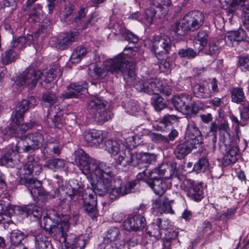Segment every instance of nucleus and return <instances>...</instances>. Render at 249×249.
I'll return each instance as SVG.
<instances>
[{
    "instance_id": "nucleus-1",
    "label": "nucleus",
    "mask_w": 249,
    "mask_h": 249,
    "mask_svg": "<svg viewBox=\"0 0 249 249\" xmlns=\"http://www.w3.org/2000/svg\"><path fill=\"white\" fill-rule=\"evenodd\" d=\"M74 161L82 173L89 179L91 189L100 196L108 192L111 187L112 168L89 157L82 149L74 153ZM138 181L134 180L124 186L111 188L109 197L114 200L121 196L134 192Z\"/></svg>"
},
{
    "instance_id": "nucleus-2",
    "label": "nucleus",
    "mask_w": 249,
    "mask_h": 249,
    "mask_svg": "<svg viewBox=\"0 0 249 249\" xmlns=\"http://www.w3.org/2000/svg\"><path fill=\"white\" fill-rule=\"evenodd\" d=\"M135 63L128 55L122 53L108 60L102 68L96 65L89 68V74L93 79H98L105 77L108 72L116 75H122L127 83L132 82L136 78Z\"/></svg>"
},
{
    "instance_id": "nucleus-3",
    "label": "nucleus",
    "mask_w": 249,
    "mask_h": 249,
    "mask_svg": "<svg viewBox=\"0 0 249 249\" xmlns=\"http://www.w3.org/2000/svg\"><path fill=\"white\" fill-rule=\"evenodd\" d=\"M69 215H61L57 213L50 214L44 217V228L35 237L36 246L38 249H46L50 245L52 234L61 237L65 243L71 244L68 238L67 233L68 232L70 224Z\"/></svg>"
},
{
    "instance_id": "nucleus-4",
    "label": "nucleus",
    "mask_w": 249,
    "mask_h": 249,
    "mask_svg": "<svg viewBox=\"0 0 249 249\" xmlns=\"http://www.w3.org/2000/svg\"><path fill=\"white\" fill-rule=\"evenodd\" d=\"M81 184V182H80ZM79 187L73 188L70 185H62L58 189V196L59 199L69 205L71 201H75L77 196L82 195L83 199V208L87 214L92 218L96 217L98 214L96 208L97 197L89 192V195L84 197L82 194L84 186L78 183Z\"/></svg>"
},
{
    "instance_id": "nucleus-5",
    "label": "nucleus",
    "mask_w": 249,
    "mask_h": 249,
    "mask_svg": "<svg viewBox=\"0 0 249 249\" xmlns=\"http://www.w3.org/2000/svg\"><path fill=\"white\" fill-rule=\"evenodd\" d=\"M61 75L62 71L57 66L53 67L44 73L32 67H29L18 76L16 84L18 86H26L32 89L36 86L40 79L49 83L59 78Z\"/></svg>"
},
{
    "instance_id": "nucleus-6",
    "label": "nucleus",
    "mask_w": 249,
    "mask_h": 249,
    "mask_svg": "<svg viewBox=\"0 0 249 249\" xmlns=\"http://www.w3.org/2000/svg\"><path fill=\"white\" fill-rule=\"evenodd\" d=\"M2 215L5 217V221L2 223H10L11 220L10 219L11 215L25 214L26 216L33 215L37 219H39L41 216V209L34 205H27L24 207L18 206L8 205L6 207L5 211H2Z\"/></svg>"
},
{
    "instance_id": "nucleus-7",
    "label": "nucleus",
    "mask_w": 249,
    "mask_h": 249,
    "mask_svg": "<svg viewBox=\"0 0 249 249\" xmlns=\"http://www.w3.org/2000/svg\"><path fill=\"white\" fill-rule=\"evenodd\" d=\"M107 102L99 97L93 98L89 102L88 109L90 113H94L95 120L100 123H104L110 120L113 114L110 109L105 108Z\"/></svg>"
},
{
    "instance_id": "nucleus-8",
    "label": "nucleus",
    "mask_w": 249,
    "mask_h": 249,
    "mask_svg": "<svg viewBox=\"0 0 249 249\" xmlns=\"http://www.w3.org/2000/svg\"><path fill=\"white\" fill-rule=\"evenodd\" d=\"M189 31L199 29L204 22V16L198 11H193L186 13L181 19Z\"/></svg>"
},
{
    "instance_id": "nucleus-9",
    "label": "nucleus",
    "mask_w": 249,
    "mask_h": 249,
    "mask_svg": "<svg viewBox=\"0 0 249 249\" xmlns=\"http://www.w3.org/2000/svg\"><path fill=\"white\" fill-rule=\"evenodd\" d=\"M171 46L170 39L168 36H157L153 38L152 50L157 58L168 54Z\"/></svg>"
},
{
    "instance_id": "nucleus-10",
    "label": "nucleus",
    "mask_w": 249,
    "mask_h": 249,
    "mask_svg": "<svg viewBox=\"0 0 249 249\" xmlns=\"http://www.w3.org/2000/svg\"><path fill=\"white\" fill-rule=\"evenodd\" d=\"M220 144L221 150H224L225 153L223 157V164L228 166L233 163H235L238 159L239 156V150L235 145H232L231 143L226 144L225 142H222Z\"/></svg>"
},
{
    "instance_id": "nucleus-11",
    "label": "nucleus",
    "mask_w": 249,
    "mask_h": 249,
    "mask_svg": "<svg viewBox=\"0 0 249 249\" xmlns=\"http://www.w3.org/2000/svg\"><path fill=\"white\" fill-rule=\"evenodd\" d=\"M159 80L150 78L136 82L134 87L138 91H143L149 94H156L159 92L158 85Z\"/></svg>"
},
{
    "instance_id": "nucleus-12",
    "label": "nucleus",
    "mask_w": 249,
    "mask_h": 249,
    "mask_svg": "<svg viewBox=\"0 0 249 249\" xmlns=\"http://www.w3.org/2000/svg\"><path fill=\"white\" fill-rule=\"evenodd\" d=\"M177 171V164L175 163L168 164L167 163L162 164L159 167L155 168L150 172V176L152 178H155L156 176L159 177H163L165 178L169 179L175 175Z\"/></svg>"
},
{
    "instance_id": "nucleus-13",
    "label": "nucleus",
    "mask_w": 249,
    "mask_h": 249,
    "mask_svg": "<svg viewBox=\"0 0 249 249\" xmlns=\"http://www.w3.org/2000/svg\"><path fill=\"white\" fill-rule=\"evenodd\" d=\"M116 164L120 169L126 171L131 164L137 166L135 154H132L129 150L122 151L116 160Z\"/></svg>"
},
{
    "instance_id": "nucleus-14",
    "label": "nucleus",
    "mask_w": 249,
    "mask_h": 249,
    "mask_svg": "<svg viewBox=\"0 0 249 249\" xmlns=\"http://www.w3.org/2000/svg\"><path fill=\"white\" fill-rule=\"evenodd\" d=\"M146 225V220L141 215H136L127 218L123 223L124 229L128 231L142 230Z\"/></svg>"
},
{
    "instance_id": "nucleus-15",
    "label": "nucleus",
    "mask_w": 249,
    "mask_h": 249,
    "mask_svg": "<svg viewBox=\"0 0 249 249\" xmlns=\"http://www.w3.org/2000/svg\"><path fill=\"white\" fill-rule=\"evenodd\" d=\"M20 183L28 188L33 197L41 194V183L39 180L30 176L20 175Z\"/></svg>"
},
{
    "instance_id": "nucleus-16",
    "label": "nucleus",
    "mask_w": 249,
    "mask_h": 249,
    "mask_svg": "<svg viewBox=\"0 0 249 249\" xmlns=\"http://www.w3.org/2000/svg\"><path fill=\"white\" fill-rule=\"evenodd\" d=\"M146 183L153 189L155 194L159 196H162L170 187L166 181L159 178L158 176H156L155 178H151L150 173L149 179L146 180Z\"/></svg>"
},
{
    "instance_id": "nucleus-17",
    "label": "nucleus",
    "mask_w": 249,
    "mask_h": 249,
    "mask_svg": "<svg viewBox=\"0 0 249 249\" xmlns=\"http://www.w3.org/2000/svg\"><path fill=\"white\" fill-rule=\"evenodd\" d=\"M69 91L62 93V97L64 99L77 98L80 94H84L87 92L88 89L86 84L82 85L71 84L67 88Z\"/></svg>"
},
{
    "instance_id": "nucleus-18",
    "label": "nucleus",
    "mask_w": 249,
    "mask_h": 249,
    "mask_svg": "<svg viewBox=\"0 0 249 249\" xmlns=\"http://www.w3.org/2000/svg\"><path fill=\"white\" fill-rule=\"evenodd\" d=\"M84 138L89 146H97L102 142L104 136L102 131L92 130L85 132Z\"/></svg>"
},
{
    "instance_id": "nucleus-19",
    "label": "nucleus",
    "mask_w": 249,
    "mask_h": 249,
    "mask_svg": "<svg viewBox=\"0 0 249 249\" xmlns=\"http://www.w3.org/2000/svg\"><path fill=\"white\" fill-rule=\"evenodd\" d=\"M192 97L186 94H180L175 96L172 100V103L177 110L185 113L188 105H190Z\"/></svg>"
},
{
    "instance_id": "nucleus-20",
    "label": "nucleus",
    "mask_w": 249,
    "mask_h": 249,
    "mask_svg": "<svg viewBox=\"0 0 249 249\" xmlns=\"http://www.w3.org/2000/svg\"><path fill=\"white\" fill-rule=\"evenodd\" d=\"M245 38H246V32L243 29H239L228 32L224 37V40L227 45L231 47Z\"/></svg>"
},
{
    "instance_id": "nucleus-21",
    "label": "nucleus",
    "mask_w": 249,
    "mask_h": 249,
    "mask_svg": "<svg viewBox=\"0 0 249 249\" xmlns=\"http://www.w3.org/2000/svg\"><path fill=\"white\" fill-rule=\"evenodd\" d=\"M137 166L139 168H147L148 165L156 161L157 157L154 154L135 153Z\"/></svg>"
},
{
    "instance_id": "nucleus-22",
    "label": "nucleus",
    "mask_w": 249,
    "mask_h": 249,
    "mask_svg": "<svg viewBox=\"0 0 249 249\" xmlns=\"http://www.w3.org/2000/svg\"><path fill=\"white\" fill-rule=\"evenodd\" d=\"M61 150L59 142L54 138H51L45 143L43 153L47 158L48 156L59 155Z\"/></svg>"
},
{
    "instance_id": "nucleus-23",
    "label": "nucleus",
    "mask_w": 249,
    "mask_h": 249,
    "mask_svg": "<svg viewBox=\"0 0 249 249\" xmlns=\"http://www.w3.org/2000/svg\"><path fill=\"white\" fill-rule=\"evenodd\" d=\"M161 219L158 218L155 222L148 225L146 229V234L155 240L160 239L161 237L160 230L163 229V227L161 225Z\"/></svg>"
},
{
    "instance_id": "nucleus-24",
    "label": "nucleus",
    "mask_w": 249,
    "mask_h": 249,
    "mask_svg": "<svg viewBox=\"0 0 249 249\" xmlns=\"http://www.w3.org/2000/svg\"><path fill=\"white\" fill-rule=\"evenodd\" d=\"M153 5L155 6L158 11V17L162 18L166 16L172 7L170 0H153Z\"/></svg>"
},
{
    "instance_id": "nucleus-25",
    "label": "nucleus",
    "mask_w": 249,
    "mask_h": 249,
    "mask_svg": "<svg viewBox=\"0 0 249 249\" xmlns=\"http://www.w3.org/2000/svg\"><path fill=\"white\" fill-rule=\"evenodd\" d=\"M33 36L32 35H28L25 36H19L13 40L11 43L12 50L19 53L20 50L25 48L27 45H29L32 42Z\"/></svg>"
},
{
    "instance_id": "nucleus-26",
    "label": "nucleus",
    "mask_w": 249,
    "mask_h": 249,
    "mask_svg": "<svg viewBox=\"0 0 249 249\" xmlns=\"http://www.w3.org/2000/svg\"><path fill=\"white\" fill-rule=\"evenodd\" d=\"M25 137L32 150L38 149L44 141L43 135L38 132L29 133Z\"/></svg>"
},
{
    "instance_id": "nucleus-27",
    "label": "nucleus",
    "mask_w": 249,
    "mask_h": 249,
    "mask_svg": "<svg viewBox=\"0 0 249 249\" xmlns=\"http://www.w3.org/2000/svg\"><path fill=\"white\" fill-rule=\"evenodd\" d=\"M76 38L77 34L75 32H68L63 34L58 40L56 47L61 50L65 49L75 41Z\"/></svg>"
},
{
    "instance_id": "nucleus-28",
    "label": "nucleus",
    "mask_w": 249,
    "mask_h": 249,
    "mask_svg": "<svg viewBox=\"0 0 249 249\" xmlns=\"http://www.w3.org/2000/svg\"><path fill=\"white\" fill-rule=\"evenodd\" d=\"M41 166L35 162L28 161L23 166L22 169L19 170L20 175L31 177V174L34 172L36 175H38L41 171Z\"/></svg>"
},
{
    "instance_id": "nucleus-29",
    "label": "nucleus",
    "mask_w": 249,
    "mask_h": 249,
    "mask_svg": "<svg viewBox=\"0 0 249 249\" xmlns=\"http://www.w3.org/2000/svg\"><path fill=\"white\" fill-rule=\"evenodd\" d=\"M220 131V141L226 144L231 143L232 136L230 133V129L227 121L224 120L221 122L218 127Z\"/></svg>"
},
{
    "instance_id": "nucleus-30",
    "label": "nucleus",
    "mask_w": 249,
    "mask_h": 249,
    "mask_svg": "<svg viewBox=\"0 0 249 249\" xmlns=\"http://www.w3.org/2000/svg\"><path fill=\"white\" fill-rule=\"evenodd\" d=\"M18 120H19V118H18ZM21 120L20 121L18 120V122L13 121L15 124V125L12 127V130L14 131L13 133L12 134L15 137H24L25 136H23L22 134L31 128L33 126L32 124L30 123H23V117H22Z\"/></svg>"
},
{
    "instance_id": "nucleus-31",
    "label": "nucleus",
    "mask_w": 249,
    "mask_h": 249,
    "mask_svg": "<svg viewBox=\"0 0 249 249\" xmlns=\"http://www.w3.org/2000/svg\"><path fill=\"white\" fill-rule=\"evenodd\" d=\"M66 165V161L59 158H52L46 160L43 166L47 169L56 171L62 170Z\"/></svg>"
},
{
    "instance_id": "nucleus-32",
    "label": "nucleus",
    "mask_w": 249,
    "mask_h": 249,
    "mask_svg": "<svg viewBox=\"0 0 249 249\" xmlns=\"http://www.w3.org/2000/svg\"><path fill=\"white\" fill-rule=\"evenodd\" d=\"M193 92L199 98H207L211 96L209 85L207 82L195 85L193 88Z\"/></svg>"
},
{
    "instance_id": "nucleus-33",
    "label": "nucleus",
    "mask_w": 249,
    "mask_h": 249,
    "mask_svg": "<svg viewBox=\"0 0 249 249\" xmlns=\"http://www.w3.org/2000/svg\"><path fill=\"white\" fill-rule=\"evenodd\" d=\"M105 150L113 155L120 153L121 150H124V145L121 142L116 140H107L105 142Z\"/></svg>"
},
{
    "instance_id": "nucleus-34",
    "label": "nucleus",
    "mask_w": 249,
    "mask_h": 249,
    "mask_svg": "<svg viewBox=\"0 0 249 249\" xmlns=\"http://www.w3.org/2000/svg\"><path fill=\"white\" fill-rule=\"evenodd\" d=\"M28 103L29 102L27 100H23L16 106L15 111L13 114V121L18 122V118H19V121L21 120L24 113L30 108Z\"/></svg>"
},
{
    "instance_id": "nucleus-35",
    "label": "nucleus",
    "mask_w": 249,
    "mask_h": 249,
    "mask_svg": "<svg viewBox=\"0 0 249 249\" xmlns=\"http://www.w3.org/2000/svg\"><path fill=\"white\" fill-rule=\"evenodd\" d=\"M207 42V34L204 31H200L194 39V47L200 52L203 51Z\"/></svg>"
},
{
    "instance_id": "nucleus-36",
    "label": "nucleus",
    "mask_w": 249,
    "mask_h": 249,
    "mask_svg": "<svg viewBox=\"0 0 249 249\" xmlns=\"http://www.w3.org/2000/svg\"><path fill=\"white\" fill-rule=\"evenodd\" d=\"M20 138L21 139L18 141L17 144L11 148L12 152L19 153L21 152L26 153L32 151L26 137Z\"/></svg>"
},
{
    "instance_id": "nucleus-37",
    "label": "nucleus",
    "mask_w": 249,
    "mask_h": 249,
    "mask_svg": "<svg viewBox=\"0 0 249 249\" xmlns=\"http://www.w3.org/2000/svg\"><path fill=\"white\" fill-rule=\"evenodd\" d=\"M28 19L31 21L38 22L43 16L42 6L39 4H36L31 8Z\"/></svg>"
},
{
    "instance_id": "nucleus-38",
    "label": "nucleus",
    "mask_w": 249,
    "mask_h": 249,
    "mask_svg": "<svg viewBox=\"0 0 249 249\" xmlns=\"http://www.w3.org/2000/svg\"><path fill=\"white\" fill-rule=\"evenodd\" d=\"M191 151L190 148L185 141L177 145L175 149L174 153L178 159H182L190 153Z\"/></svg>"
},
{
    "instance_id": "nucleus-39",
    "label": "nucleus",
    "mask_w": 249,
    "mask_h": 249,
    "mask_svg": "<svg viewBox=\"0 0 249 249\" xmlns=\"http://www.w3.org/2000/svg\"><path fill=\"white\" fill-rule=\"evenodd\" d=\"M87 49L83 46H78L71 55V59L72 63H78L85 56Z\"/></svg>"
},
{
    "instance_id": "nucleus-40",
    "label": "nucleus",
    "mask_w": 249,
    "mask_h": 249,
    "mask_svg": "<svg viewBox=\"0 0 249 249\" xmlns=\"http://www.w3.org/2000/svg\"><path fill=\"white\" fill-rule=\"evenodd\" d=\"M231 101L233 102L241 104L246 101V97L243 89L237 87L233 88L231 91Z\"/></svg>"
},
{
    "instance_id": "nucleus-41",
    "label": "nucleus",
    "mask_w": 249,
    "mask_h": 249,
    "mask_svg": "<svg viewBox=\"0 0 249 249\" xmlns=\"http://www.w3.org/2000/svg\"><path fill=\"white\" fill-rule=\"evenodd\" d=\"M183 23L184 22L181 19L178 22L174 24L171 27L172 31L178 37L184 36L189 31Z\"/></svg>"
},
{
    "instance_id": "nucleus-42",
    "label": "nucleus",
    "mask_w": 249,
    "mask_h": 249,
    "mask_svg": "<svg viewBox=\"0 0 249 249\" xmlns=\"http://www.w3.org/2000/svg\"><path fill=\"white\" fill-rule=\"evenodd\" d=\"M188 196L195 201H199L203 197V192L200 185H194L189 191Z\"/></svg>"
},
{
    "instance_id": "nucleus-43",
    "label": "nucleus",
    "mask_w": 249,
    "mask_h": 249,
    "mask_svg": "<svg viewBox=\"0 0 249 249\" xmlns=\"http://www.w3.org/2000/svg\"><path fill=\"white\" fill-rule=\"evenodd\" d=\"M18 52L10 49L1 55V60L4 64H9L15 61L18 56Z\"/></svg>"
},
{
    "instance_id": "nucleus-44",
    "label": "nucleus",
    "mask_w": 249,
    "mask_h": 249,
    "mask_svg": "<svg viewBox=\"0 0 249 249\" xmlns=\"http://www.w3.org/2000/svg\"><path fill=\"white\" fill-rule=\"evenodd\" d=\"M203 104L201 102L192 103L191 101L190 105H188L184 114L187 115L196 114L199 110L203 109Z\"/></svg>"
},
{
    "instance_id": "nucleus-45",
    "label": "nucleus",
    "mask_w": 249,
    "mask_h": 249,
    "mask_svg": "<svg viewBox=\"0 0 249 249\" xmlns=\"http://www.w3.org/2000/svg\"><path fill=\"white\" fill-rule=\"evenodd\" d=\"M120 234V232L118 228H111L107 231L104 240L107 242L115 241L118 239Z\"/></svg>"
},
{
    "instance_id": "nucleus-46",
    "label": "nucleus",
    "mask_w": 249,
    "mask_h": 249,
    "mask_svg": "<svg viewBox=\"0 0 249 249\" xmlns=\"http://www.w3.org/2000/svg\"><path fill=\"white\" fill-rule=\"evenodd\" d=\"M158 207H159L158 211L160 213H163L171 214L174 213V211L172 209L171 205L168 203H161L159 201H157L154 204V208L156 209H158Z\"/></svg>"
},
{
    "instance_id": "nucleus-47",
    "label": "nucleus",
    "mask_w": 249,
    "mask_h": 249,
    "mask_svg": "<svg viewBox=\"0 0 249 249\" xmlns=\"http://www.w3.org/2000/svg\"><path fill=\"white\" fill-rule=\"evenodd\" d=\"M44 105L51 106L55 104L57 100V97L53 92L47 91L45 92L42 97Z\"/></svg>"
},
{
    "instance_id": "nucleus-48",
    "label": "nucleus",
    "mask_w": 249,
    "mask_h": 249,
    "mask_svg": "<svg viewBox=\"0 0 249 249\" xmlns=\"http://www.w3.org/2000/svg\"><path fill=\"white\" fill-rule=\"evenodd\" d=\"M242 18L243 25L247 29H249V2L242 5Z\"/></svg>"
},
{
    "instance_id": "nucleus-49",
    "label": "nucleus",
    "mask_w": 249,
    "mask_h": 249,
    "mask_svg": "<svg viewBox=\"0 0 249 249\" xmlns=\"http://www.w3.org/2000/svg\"><path fill=\"white\" fill-rule=\"evenodd\" d=\"M25 237V235L22 231L18 230H13L10 236L11 244L22 243L21 241Z\"/></svg>"
},
{
    "instance_id": "nucleus-50",
    "label": "nucleus",
    "mask_w": 249,
    "mask_h": 249,
    "mask_svg": "<svg viewBox=\"0 0 249 249\" xmlns=\"http://www.w3.org/2000/svg\"><path fill=\"white\" fill-rule=\"evenodd\" d=\"M186 135L187 137L201 136L200 131L193 122L189 123L186 131Z\"/></svg>"
},
{
    "instance_id": "nucleus-51",
    "label": "nucleus",
    "mask_w": 249,
    "mask_h": 249,
    "mask_svg": "<svg viewBox=\"0 0 249 249\" xmlns=\"http://www.w3.org/2000/svg\"><path fill=\"white\" fill-rule=\"evenodd\" d=\"M178 56L181 58H187L188 59H193L197 55V53L191 48L180 49L178 53Z\"/></svg>"
},
{
    "instance_id": "nucleus-52",
    "label": "nucleus",
    "mask_w": 249,
    "mask_h": 249,
    "mask_svg": "<svg viewBox=\"0 0 249 249\" xmlns=\"http://www.w3.org/2000/svg\"><path fill=\"white\" fill-rule=\"evenodd\" d=\"M153 94L154 96L152 98V103L157 111H160L165 107L163 99L159 96V92Z\"/></svg>"
},
{
    "instance_id": "nucleus-53",
    "label": "nucleus",
    "mask_w": 249,
    "mask_h": 249,
    "mask_svg": "<svg viewBox=\"0 0 249 249\" xmlns=\"http://www.w3.org/2000/svg\"><path fill=\"white\" fill-rule=\"evenodd\" d=\"M208 160L204 158H201L194 166V170L197 173L204 171L208 166Z\"/></svg>"
},
{
    "instance_id": "nucleus-54",
    "label": "nucleus",
    "mask_w": 249,
    "mask_h": 249,
    "mask_svg": "<svg viewBox=\"0 0 249 249\" xmlns=\"http://www.w3.org/2000/svg\"><path fill=\"white\" fill-rule=\"evenodd\" d=\"M158 9H156L155 6L153 5V3H152L150 7L145 10V18L148 22L152 23L156 15H158Z\"/></svg>"
},
{
    "instance_id": "nucleus-55",
    "label": "nucleus",
    "mask_w": 249,
    "mask_h": 249,
    "mask_svg": "<svg viewBox=\"0 0 249 249\" xmlns=\"http://www.w3.org/2000/svg\"><path fill=\"white\" fill-rule=\"evenodd\" d=\"M188 139L185 141V142L191 150L196 147V145L200 143L202 140L201 136L188 137Z\"/></svg>"
},
{
    "instance_id": "nucleus-56",
    "label": "nucleus",
    "mask_w": 249,
    "mask_h": 249,
    "mask_svg": "<svg viewBox=\"0 0 249 249\" xmlns=\"http://www.w3.org/2000/svg\"><path fill=\"white\" fill-rule=\"evenodd\" d=\"M123 34L126 40L133 43H137L139 40V37L137 35L125 29L123 30Z\"/></svg>"
},
{
    "instance_id": "nucleus-57",
    "label": "nucleus",
    "mask_w": 249,
    "mask_h": 249,
    "mask_svg": "<svg viewBox=\"0 0 249 249\" xmlns=\"http://www.w3.org/2000/svg\"><path fill=\"white\" fill-rule=\"evenodd\" d=\"M170 234L171 236L163 240L162 244L163 248L162 249H171V240L172 239H175L178 236V232L175 231H172L170 232Z\"/></svg>"
},
{
    "instance_id": "nucleus-58",
    "label": "nucleus",
    "mask_w": 249,
    "mask_h": 249,
    "mask_svg": "<svg viewBox=\"0 0 249 249\" xmlns=\"http://www.w3.org/2000/svg\"><path fill=\"white\" fill-rule=\"evenodd\" d=\"M178 120L177 116L174 115H165L162 119L161 123L165 126L168 125L169 124L175 123Z\"/></svg>"
},
{
    "instance_id": "nucleus-59",
    "label": "nucleus",
    "mask_w": 249,
    "mask_h": 249,
    "mask_svg": "<svg viewBox=\"0 0 249 249\" xmlns=\"http://www.w3.org/2000/svg\"><path fill=\"white\" fill-rule=\"evenodd\" d=\"M86 245L84 239L78 238L74 244L72 243V246L67 247L66 249H83Z\"/></svg>"
},
{
    "instance_id": "nucleus-60",
    "label": "nucleus",
    "mask_w": 249,
    "mask_h": 249,
    "mask_svg": "<svg viewBox=\"0 0 249 249\" xmlns=\"http://www.w3.org/2000/svg\"><path fill=\"white\" fill-rule=\"evenodd\" d=\"M218 47L214 42H211L209 44L208 47L205 49V53L210 55L216 54L218 52Z\"/></svg>"
},
{
    "instance_id": "nucleus-61",
    "label": "nucleus",
    "mask_w": 249,
    "mask_h": 249,
    "mask_svg": "<svg viewBox=\"0 0 249 249\" xmlns=\"http://www.w3.org/2000/svg\"><path fill=\"white\" fill-rule=\"evenodd\" d=\"M158 87L159 89V93H162L166 96H169L170 94H171L172 91L171 87L169 86H163L160 80L159 81Z\"/></svg>"
},
{
    "instance_id": "nucleus-62",
    "label": "nucleus",
    "mask_w": 249,
    "mask_h": 249,
    "mask_svg": "<svg viewBox=\"0 0 249 249\" xmlns=\"http://www.w3.org/2000/svg\"><path fill=\"white\" fill-rule=\"evenodd\" d=\"M239 63L240 67L243 70L249 71V56H243L239 59Z\"/></svg>"
},
{
    "instance_id": "nucleus-63",
    "label": "nucleus",
    "mask_w": 249,
    "mask_h": 249,
    "mask_svg": "<svg viewBox=\"0 0 249 249\" xmlns=\"http://www.w3.org/2000/svg\"><path fill=\"white\" fill-rule=\"evenodd\" d=\"M238 2L237 0H231L229 3L228 6L226 8L228 13L233 14L235 12L238 7Z\"/></svg>"
},
{
    "instance_id": "nucleus-64",
    "label": "nucleus",
    "mask_w": 249,
    "mask_h": 249,
    "mask_svg": "<svg viewBox=\"0 0 249 249\" xmlns=\"http://www.w3.org/2000/svg\"><path fill=\"white\" fill-rule=\"evenodd\" d=\"M241 119L244 121L249 120V103L240 111Z\"/></svg>"
}]
</instances>
